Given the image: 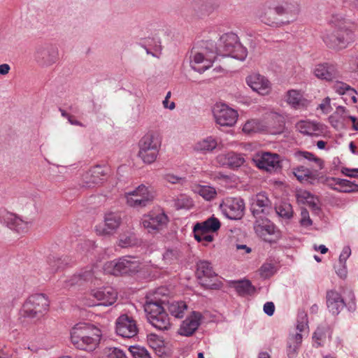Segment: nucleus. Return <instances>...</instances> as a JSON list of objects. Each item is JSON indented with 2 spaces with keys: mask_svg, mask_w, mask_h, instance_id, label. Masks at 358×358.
I'll return each instance as SVG.
<instances>
[{
  "mask_svg": "<svg viewBox=\"0 0 358 358\" xmlns=\"http://www.w3.org/2000/svg\"><path fill=\"white\" fill-rule=\"evenodd\" d=\"M275 12L278 16L284 17V24H289L296 21L301 12L300 4L296 2H285L275 6Z\"/></svg>",
  "mask_w": 358,
  "mask_h": 358,
  "instance_id": "nucleus-15",
  "label": "nucleus"
},
{
  "mask_svg": "<svg viewBox=\"0 0 358 358\" xmlns=\"http://www.w3.org/2000/svg\"><path fill=\"white\" fill-rule=\"evenodd\" d=\"M236 289L238 294L241 296L251 294L254 292V287L248 280L238 282Z\"/></svg>",
  "mask_w": 358,
  "mask_h": 358,
  "instance_id": "nucleus-44",
  "label": "nucleus"
},
{
  "mask_svg": "<svg viewBox=\"0 0 358 358\" xmlns=\"http://www.w3.org/2000/svg\"><path fill=\"white\" fill-rule=\"evenodd\" d=\"M48 262L52 273L64 268V261L61 258L50 257Z\"/></svg>",
  "mask_w": 358,
  "mask_h": 358,
  "instance_id": "nucleus-51",
  "label": "nucleus"
},
{
  "mask_svg": "<svg viewBox=\"0 0 358 358\" xmlns=\"http://www.w3.org/2000/svg\"><path fill=\"white\" fill-rule=\"evenodd\" d=\"M168 222V217L164 213H150L144 215L142 224L148 232H155L161 230Z\"/></svg>",
  "mask_w": 358,
  "mask_h": 358,
  "instance_id": "nucleus-17",
  "label": "nucleus"
},
{
  "mask_svg": "<svg viewBox=\"0 0 358 358\" xmlns=\"http://www.w3.org/2000/svg\"><path fill=\"white\" fill-rule=\"evenodd\" d=\"M260 130L259 123L256 120H248L243 127L245 133L257 132Z\"/></svg>",
  "mask_w": 358,
  "mask_h": 358,
  "instance_id": "nucleus-50",
  "label": "nucleus"
},
{
  "mask_svg": "<svg viewBox=\"0 0 358 358\" xmlns=\"http://www.w3.org/2000/svg\"><path fill=\"white\" fill-rule=\"evenodd\" d=\"M215 45L212 42H207L205 47L199 50H192L191 61L192 67L199 73L209 69L216 58L217 54L214 50Z\"/></svg>",
  "mask_w": 358,
  "mask_h": 358,
  "instance_id": "nucleus-8",
  "label": "nucleus"
},
{
  "mask_svg": "<svg viewBox=\"0 0 358 358\" xmlns=\"http://www.w3.org/2000/svg\"><path fill=\"white\" fill-rule=\"evenodd\" d=\"M342 173L346 176L355 178L358 176V169H349L344 167L342 169Z\"/></svg>",
  "mask_w": 358,
  "mask_h": 358,
  "instance_id": "nucleus-61",
  "label": "nucleus"
},
{
  "mask_svg": "<svg viewBox=\"0 0 358 358\" xmlns=\"http://www.w3.org/2000/svg\"><path fill=\"white\" fill-rule=\"evenodd\" d=\"M300 223L303 227H308L312 224V220H310L309 213L306 209L301 210Z\"/></svg>",
  "mask_w": 358,
  "mask_h": 358,
  "instance_id": "nucleus-55",
  "label": "nucleus"
},
{
  "mask_svg": "<svg viewBox=\"0 0 358 358\" xmlns=\"http://www.w3.org/2000/svg\"><path fill=\"white\" fill-rule=\"evenodd\" d=\"M313 73L317 78L327 81H331L338 77L336 66L327 63L317 64L315 67Z\"/></svg>",
  "mask_w": 358,
  "mask_h": 358,
  "instance_id": "nucleus-30",
  "label": "nucleus"
},
{
  "mask_svg": "<svg viewBox=\"0 0 358 358\" xmlns=\"http://www.w3.org/2000/svg\"><path fill=\"white\" fill-rule=\"evenodd\" d=\"M254 230L257 236L269 243L275 242L281 237V232L275 224L262 216L256 217Z\"/></svg>",
  "mask_w": 358,
  "mask_h": 358,
  "instance_id": "nucleus-10",
  "label": "nucleus"
},
{
  "mask_svg": "<svg viewBox=\"0 0 358 358\" xmlns=\"http://www.w3.org/2000/svg\"><path fill=\"white\" fill-rule=\"evenodd\" d=\"M276 213L282 217H285L287 219L290 218L292 216L293 210L292 207L290 204L284 203L275 208Z\"/></svg>",
  "mask_w": 358,
  "mask_h": 358,
  "instance_id": "nucleus-46",
  "label": "nucleus"
},
{
  "mask_svg": "<svg viewBox=\"0 0 358 358\" xmlns=\"http://www.w3.org/2000/svg\"><path fill=\"white\" fill-rule=\"evenodd\" d=\"M79 275L80 277V279L82 280V282H88V281H92L93 278H97V273L96 271H95L94 267L87 268L85 270L81 271L79 273Z\"/></svg>",
  "mask_w": 358,
  "mask_h": 358,
  "instance_id": "nucleus-47",
  "label": "nucleus"
},
{
  "mask_svg": "<svg viewBox=\"0 0 358 358\" xmlns=\"http://www.w3.org/2000/svg\"><path fill=\"white\" fill-rule=\"evenodd\" d=\"M164 303L160 301H148L145 306V312L149 322L156 329L162 331L169 330L171 327L170 318L164 310Z\"/></svg>",
  "mask_w": 358,
  "mask_h": 358,
  "instance_id": "nucleus-4",
  "label": "nucleus"
},
{
  "mask_svg": "<svg viewBox=\"0 0 358 358\" xmlns=\"http://www.w3.org/2000/svg\"><path fill=\"white\" fill-rule=\"evenodd\" d=\"M134 358H150L147 350L140 346H131L129 348Z\"/></svg>",
  "mask_w": 358,
  "mask_h": 358,
  "instance_id": "nucleus-48",
  "label": "nucleus"
},
{
  "mask_svg": "<svg viewBox=\"0 0 358 358\" xmlns=\"http://www.w3.org/2000/svg\"><path fill=\"white\" fill-rule=\"evenodd\" d=\"M212 111L216 124L222 127H230L236 123L238 117L237 111L225 103H215Z\"/></svg>",
  "mask_w": 358,
  "mask_h": 358,
  "instance_id": "nucleus-11",
  "label": "nucleus"
},
{
  "mask_svg": "<svg viewBox=\"0 0 358 358\" xmlns=\"http://www.w3.org/2000/svg\"><path fill=\"white\" fill-rule=\"evenodd\" d=\"M191 205L192 201L185 195H181L176 202V206L178 208H188Z\"/></svg>",
  "mask_w": 358,
  "mask_h": 358,
  "instance_id": "nucleus-56",
  "label": "nucleus"
},
{
  "mask_svg": "<svg viewBox=\"0 0 358 358\" xmlns=\"http://www.w3.org/2000/svg\"><path fill=\"white\" fill-rule=\"evenodd\" d=\"M275 12V6L271 8L267 5H264L257 13V17L259 20L270 27H280L283 25L282 20H280Z\"/></svg>",
  "mask_w": 358,
  "mask_h": 358,
  "instance_id": "nucleus-22",
  "label": "nucleus"
},
{
  "mask_svg": "<svg viewBox=\"0 0 358 358\" xmlns=\"http://www.w3.org/2000/svg\"><path fill=\"white\" fill-rule=\"evenodd\" d=\"M339 179L336 178H327L326 179V185L331 189L338 191Z\"/></svg>",
  "mask_w": 358,
  "mask_h": 358,
  "instance_id": "nucleus-60",
  "label": "nucleus"
},
{
  "mask_svg": "<svg viewBox=\"0 0 358 358\" xmlns=\"http://www.w3.org/2000/svg\"><path fill=\"white\" fill-rule=\"evenodd\" d=\"M167 308L169 313L177 318H182L185 315V312L187 308L186 303L184 301H171L167 304Z\"/></svg>",
  "mask_w": 358,
  "mask_h": 358,
  "instance_id": "nucleus-37",
  "label": "nucleus"
},
{
  "mask_svg": "<svg viewBox=\"0 0 358 358\" xmlns=\"http://www.w3.org/2000/svg\"><path fill=\"white\" fill-rule=\"evenodd\" d=\"M49 308V300L43 294L30 296L24 303L22 315L29 319H39Z\"/></svg>",
  "mask_w": 358,
  "mask_h": 358,
  "instance_id": "nucleus-6",
  "label": "nucleus"
},
{
  "mask_svg": "<svg viewBox=\"0 0 358 358\" xmlns=\"http://www.w3.org/2000/svg\"><path fill=\"white\" fill-rule=\"evenodd\" d=\"M161 143L154 133H148L138 142V157L147 164L155 162L157 158Z\"/></svg>",
  "mask_w": 358,
  "mask_h": 358,
  "instance_id": "nucleus-5",
  "label": "nucleus"
},
{
  "mask_svg": "<svg viewBox=\"0 0 358 358\" xmlns=\"http://www.w3.org/2000/svg\"><path fill=\"white\" fill-rule=\"evenodd\" d=\"M215 51L217 55L230 56L241 61H243L248 55L247 49L242 45L238 36L234 33L222 35Z\"/></svg>",
  "mask_w": 358,
  "mask_h": 358,
  "instance_id": "nucleus-3",
  "label": "nucleus"
},
{
  "mask_svg": "<svg viewBox=\"0 0 358 358\" xmlns=\"http://www.w3.org/2000/svg\"><path fill=\"white\" fill-rule=\"evenodd\" d=\"M192 191L206 201H211L217 196L215 189L208 185H194L192 186Z\"/></svg>",
  "mask_w": 358,
  "mask_h": 358,
  "instance_id": "nucleus-36",
  "label": "nucleus"
},
{
  "mask_svg": "<svg viewBox=\"0 0 358 358\" xmlns=\"http://www.w3.org/2000/svg\"><path fill=\"white\" fill-rule=\"evenodd\" d=\"M351 255V249L349 246H345L343 248L340 257H339V262L341 264H344L347 260V259L350 257Z\"/></svg>",
  "mask_w": 358,
  "mask_h": 358,
  "instance_id": "nucleus-59",
  "label": "nucleus"
},
{
  "mask_svg": "<svg viewBox=\"0 0 358 358\" xmlns=\"http://www.w3.org/2000/svg\"><path fill=\"white\" fill-rule=\"evenodd\" d=\"M246 83L251 89L260 95L268 94L271 91L270 81L264 76L252 73L246 78Z\"/></svg>",
  "mask_w": 358,
  "mask_h": 358,
  "instance_id": "nucleus-18",
  "label": "nucleus"
},
{
  "mask_svg": "<svg viewBox=\"0 0 358 358\" xmlns=\"http://www.w3.org/2000/svg\"><path fill=\"white\" fill-rule=\"evenodd\" d=\"M295 129L302 135L307 136H319L324 132L321 123L308 119L298 121L295 124Z\"/></svg>",
  "mask_w": 358,
  "mask_h": 358,
  "instance_id": "nucleus-20",
  "label": "nucleus"
},
{
  "mask_svg": "<svg viewBox=\"0 0 358 358\" xmlns=\"http://www.w3.org/2000/svg\"><path fill=\"white\" fill-rule=\"evenodd\" d=\"M2 218L3 223L9 229L18 234H24L29 230V223L15 214L7 212L2 216Z\"/></svg>",
  "mask_w": 358,
  "mask_h": 358,
  "instance_id": "nucleus-24",
  "label": "nucleus"
},
{
  "mask_svg": "<svg viewBox=\"0 0 358 358\" xmlns=\"http://www.w3.org/2000/svg\"><path fill=\"white\" fill-rule=\"evenodd\" d=\"M148 343L152 349L159 352H162L164 346V340L155 334H150L148 336Z\"/></svg>",
  "mask_w": 358,
  "mask_h": 358,
  "instance_id": "nucleus-43",
  "label": "nucleus"
},
{
  "mask_svg": "<svg viewBox=\"0 0 358 358\" xmlns=\"http://www.w3.org/2000/svg\"><path fill=\"white\" fill-rule=\"evenodd\" d=\"M302 335L300 333H296L289 336L287 341V353L289 358L294 357L302 342Z\"/></svg>",
  "mask_w": 358,
  "mask_h": 358,
  "instance_id": "nucleus-35",
  "label": "nucleus"
},
{
  "mask_svg": "<svg viewBox=\"0 0 358 358\" xmlns=\"http://www.w3.org/2000/svg\"><path fill=\"white\" fill-rule=\"evenodd\" d=\"M271 202L267 196L264 193L257 194L251 203V211L254 217L261 216V214H267L270 209Z\"/></svg>",
  "mask_w": 358,
  "mask_h": 358,
  "instance_id": "nucleus-27",
  "label": "nucleus"
},
{
  "mask_svg": "<svg viewBox=\"0 0 358 358\" xmlns=\"http://www.w3.org/2000/svg\"><path fill=\"white\" fill-rule=\"evenodd\" d=\"M196 275L202 283H204V278H213L217 276L211 264L205 260L197 263Z\"/></svg>",
  "mask_w": 358,
  "mask_h": 358,
  "instance_id": "nucleus-33",
  "label": "nucleus"
},
{
  "mask_svg": "<svg viewBox=\"0 0 358 358\" xmlns=\"http://www.w3.org/2000/svg\"><path fill=\"white\" fill-rule=\"evenodd\" d=\"M252 161L259 169L268 172L275 171L280 167V156L277 154L259 153L255 155Z\"/></svg>",
  "mask_w": 358,
  "mask_h": 358,
  "instance_id": "nucleus-14",
  "label": "nucleus"
},
{
  "mask_svg": "<svg viewBox=\"0 0 358 358\" xmlns=\"http://www.w3.org/2000/svg\"><path fill=\"white\" fill-rule=\"evenodd\" d=\"M295 156L300 161L302 159H306L310 163L309 165L310 166V168L314 171L318 172L324 169V160L312 152L308 151H297L295 153Z\"/></svg>",
  "mask_w": 358,
  "mask_h": 358,
  "instance_id": "nucleus-32",
  "label": "nucleus"
},
{
  "mask_svg": "<svg viewBox=\"0 0 358 358\" xmlns=\"http://www.w3.org/2000/svg\"><path fill=\"white\" fill-rule=\"evenodd\" d=\"M201 319V314L193 312L181 324L178 333L182 336H189L198 329Z\"/></svg>",
  "mask_w": 358,
  "mask_h": 358,
  "instance_id": "nucleus-25",
  "label": "nucleus"
},
{
  "mask_svg": "<svg viewBox=\"0 0 358 358\" xmlns=\"http://www.w3.org/2000/svg\"><path fill=\"white\" fill-rule=\"evenodd\" d=\"M220 208L228 218L236 220L242 217L245 206L242 199L228 197L223 200Z\"/></svg>",
  "mask_w": 358,
  "mask_h": 358,
  "instance_id": "nucleus-13",
  "label": "nucleus"
},
{
  "mask_svg": "<svg viewBox=\"0 0 358 358\" xmlns=\"http://www.w3.org/2000/svg\"><path fill=\"white\" fill-rule=\"evenodd\" d=\"M217 145V140L215 138L208 136L195 143L194 150L197 152H208L213 151Z\"/></svg>",
  "mask_w": 358,
  "mask_h": 358,
  "instance_id": "nucleus-34",
  "label": "nucleus"
},
{
  "mask_svg": "<svg viewBox=\"0 0 358 358\" xmlns=\"http://www.w3.org/2000/svg\"><path fill=\"white\" fill-rule=\"evenodd\" d=\"M357 92L351 88L350 90H348V92L347 95H345V100L348 101V97L350 99V101L352 103H356L357 102V97H356Z\"/></svg>",
  "mask_w": 358,
  "mask_h": 358,
  "instance_id": "nucleus-64",
  "label": "nucleus"
},
{
  "mask_svg": "<svg viewBox=\"0 0 358 358\" xmlns=\"http://www.w3.org/2000/svg\"><path fill=\"white\" fill-rule=\"evenodd\" d=\"M264 311L266 314H267L269 316H271L273 315L275 311V305L273 302H266L264 305Z\"/></svg>",
  "mask_w": 358,
  "mask_h": 358,
  "instance_id": "nucleus-62",
  "label": "nucleus"
},
{
  "mask_svg": "<svg viewBox=\"0 0 358 358\" xmlns=\"http://www.w3.org/2000/svg\"><path fill=\"white\" fill-rule=\"evenodd\" d=\"M193 231L195 239L198 242L203 243V245H208V243L214 240L213 235L210 234V232L201 229L200 224H195Z\"/></svg>",
  "mask_w": 358,
  "mask_h": 358,
  "instance_id": "nucleus-38",
  "label": "nucleus"
},
{
  "mask_svg": "<svg viewBox=\"0 0 358 358\" xmlns=\"http://www.w3.org/2000/svg\"><path fill=\"white\" fill-rule=\"evenodd\" d=\"M137 243V239L134 234L129 233L121 234L119 238L118 245L121 248H128L135 245Z\"/></svg>",
  "mask_w": 358,
  "mask_h": 358,
  "instance_id": "nucleus-42",
  "label": "nucleus"
},
{
  "mask_svg": "<svg viewBox=\"0 0 358 358\" xmlns=\"http://www.w3.org/2000/svg\"><path fill=\"white\" fill-rule=\"evenodd\" d=\"M335 90L341 94L347 95L348 92V90H350L351 87L343 83H337L334 86Z\"/></svg>",
  "mask_w": 358,
  "mask_h": 358,
  "instance_id": "nucleus-57",
  "label": "nucleus"
},
{
  "mask_svg": "<svg viewBox=\"0 0 358 358\" xmlns=\"http://www.w3.org/2000/svg\"><path fill=\"white\" fill-rule=\"evenodd\" d=\"M338 192L350 193L358 192V185L345 179H339Z\"/></svg>",
  "mask_w": 358,
  "mask_h": 358,
  "instance_id": "nucleus-41",
  "label": "nucleus"
},
{
  "mask_svg": "<svg viewBox=\"0 0 358 358\" xmlns=\"http://www.w3.org/2000/svg\"><path fill=\"white\" fill-rule=\"evenodd\" d=\"M286 101L296 110L306 109L310 105V101L303 97V94L297 90H291L286 94Z\"/></svg>",
  "mask_w": 358,
  "mask_h": 358,
  "instance_id": "nucleus-29",
  "label": "nucleus"
},
{
  "mask_svg": "<svg viewBox=\"0 0 358 358\" xmlns=\"http://www.w3.org/2000/svg\"><path fill=\"white\" fill-rule=\"evenodd\" d=\"M155 196V192L144 185H140L133 191L124 194L127 204L133 208L146 206L152 201Z\"/></svg>",
  "mask_w": 358,
  "mask_h": 358,
  "instance_id": "nucleus-9",
  "label": "nucleus"
},
{
  "mask_svg": "<svg viewBox=\"0 0 358 358\" xmlns=\"http://www.w3.org/2000/svg\"><path fill=\"white\" fill-rule=\"evenodd\" d=\"M141 262L134 257H124L117 260L106 262L103 267L106 273L120 275L126 273L138 272L141 268Z\"/></svg>",
  "mask_w": 358,
  "mask_h": 358,
  "instance_id": "nucleus-7",
  "label": "nucleus"
},
{
  "mask_svg": "<svg viewBox=\"0 0 358 358\" xmlns=\"http://www.w3.org/2000/svg\"><path fill=\"white\" fill-rule=\"evenodd\" d=\"M163 178L165 181L171 183V184H178L180 183L182 180V178L178 177L172 173H166L163 176Z\"/></svg>",
  "mask_w": 358,
  "mask_h": 358,
  "instance_id": "nucleus-58",
  "label": "nucleus"
},
{
  "mask_svg": "<svg viewBox=\"0 0 358 358\" xmlns=\"http://www.w3.org/2000/svg\"><path fill=\"white\" fill-rule=\"evenodd\" d=\"M107 169V167L100 165L92 166L83 175V181L87 187L99 184L103 180Z\"/></svg>",
  "mask_w": 358,
  "mask_h": 358,
  "instance_id": "nucleus-26",
  "label": "nucleus"
},
{
  "mask_svg": "<svg viewBox=\"0 0 358 358\" xmlns=\"http://www.w3.org/2000/svg\"><path fill=\"white\" fill-rule=\"evenodd\" d=\"M326 298L327 308L334 315H338L345 306L341 295L336 290L328 291Z\"/></svg>",
  "mask_w": 358,
  "mask_h": 358,
  "instance_id": "nucleus-28",
  "label": "nucleus"
},
{
  "mask_svg": "<svg viewBox=\"0 0 358 358\" xmlns=\"http://www.w3.org/2000/svg\"><path fill=\"white\" fill-rule=\"evenodd\" d=\"M103 354L107 358H127L126 353L122 350L115 347L105 348Z\"/></svg>",
  "mask_w": 358,
  "mask_h": 358,
  "instance_id": "nucleus-45",
  "label": "nucleus"
},
{
  "mask_svg": "<svg viewBox=\"0 0 358 358\" xmlns=\"http://www.w3.org/2000/svg\"><path fill=\"white\" fill-rule=\"evenodd\" d=\"M115 331L117 335L131 338L137 335L138 329L133 317L127 315H122L116 320Z\"/></svg>",
  "mask_w": 358,
  "mask_h": 358,
  "instance_id": "nucleus-12",
  "label": "nucleus"
},
{
  "mask_svg": "<svg viewBox=\"0 0 358 358\" xmlns=\"http://www.w3.org/2000/svg\"><path fill=\"white\" fill-rule=\"evenodd\" d=\"M196 224H200L201 229L207 232H215L220 228V222L216 217H211L203 222H198Z\"/></svg>",
  "mask_w": 358,
  "mask_h": 358,
  "instance_id": "nucleus-40",
  "label": "nucleus"
},
{
  "mask_svg": "<svg viewBox=\"0 0 358 358\" xmlns=\"http://www.w3.org/2000/svg\"><path fill=\"white\" fill-rule=\"evenodd\" d=\"M179 252L177 250L168 249L163 255V259L167 264L174 263L178 258Z\"/></svg>",
  "mask_w": 358,
  "mask_h": 358,
  "instance_id": "nucleus-49",
  "label": "nucleus"
},
{
  "mask_svg": "<svg viewBox=\"0 0 358 358\" xmlns=\"http://www.w3.org/2000/svg\"><path fill=\"white\" fill-rule=\"evenodd\" d=\"M100 330L87 323L76 324L71 331L73 344L83 350L92 351L95 349L100 341Z\"/></svg>",
  "mask_w": 358,
  "mask_h": 358,
  "instance_id": "nucleus-2",
  "label": "nucleus"
},
{
  "mask_svg": "<svg viewBox=\"0 0 358 358\" xmlns=\"http://www.w3.org/2000/svg\"><path fill=\"white\" fill-rule=\"evenodd\" d=\"M89 296H92L98 301H101L97 305L108 306L116 301L117 293L113 287H108L92 289Z\"/></svg>",
  "mask_w": 358,
  "mask_h": 358,
  "instance_id": "nucleus-21",
  "label": "nucleus"
},
{
  "mask_svg": "<svg viewBox=\"0 0 358 358\" xmlns=\"http://www.w3.org/2000/svg\"><path fill=\"white\" fill-rule=\"evenodd\" d=\"M83 284L82 280L79 275V273L74 274L69 280L65 281V287H70L74 285H80Z\"/></svg>",
  "mask_w": 358,
  "mask_h": 358,
  "instance_id": "nucleus-54",
  "label": "nucleus"
},
{
  "mask_svg": "<svg viewBox=\"0 0 358 358\" xmlns=\"http://www.w3.org/2000/svg\"><path fill=\"white\" fill-rule=\"evenodd\" d=\"M307 327V315L303 312L299 313L296 324L298 333L303 332Z\"/></svg>",
  "mask_w": 358,
  "mask_h": 358,
  "instance_id": "nucleus-52",
  "label": "nucleus"
},
{
  "mask_svg": "<svg viewBox=\"0 0 358 358\" xmlns=\"http://www.w3.org/2000/svg\"><path fill=\"white\" fill-rule=\"evenodd\" d=\"M296 197L299 202L306 203L313 209L317 208V199L309 192L300 190L297 192Z\"/></svg>",
  "mask_w": 358,
  "mask_h": 358,
  "instance_id": "nucleus-39",
  "label": "nucleus"
},
{
  "mask_svg": "<svg viewBox=\"0 0 358 358\" xmlns=\"http://www.w3.org/2000/svg\"><path fill=\"white\" fill-rule=\"evenodd\" d=\"M330 101L331 99L329 97L324 98L322 103L318 106V108H320L324 114L329 113L333 110Z\"/></svg>",
  "mask_w": 358,
  "mask_h": 358,
  "instance_id": "nucleus-53",
  "label": "nucleus"
},
{
  "mask_svg": "<svg viewBox=\"0 0 358 358\" xmlns=\"http://www.w3.org/2000/svg\"><path fill=\"white\" fill-rule=\"evenodd\" d=\"M293 173L302 183H313L318 177V172L311 168L300 166L293 169Z\"/></svg>",
  "mask_w": 358,
  "mask_h": 358,
  "instance_id": "nucleus-31",
  "label": "nucleus"
},
{
  "mask_svg": "<svg viewBox=\"0 0 358 358\" xmlns=\"http://www.w3.org/2000/svg\"><path fill=\"white\" fill-rule=\"evenodd\" d=\"M215 162L220 166L237 169L244 164L245 159L241 154L229 152L218 155L215 158Z\"/></svg>",
  "mask_w": 358,
  "mask_h": 358,
  "instance_id": "nucleus-23",
  "label": "nucleus"
},
{
  "mask_svg": "<svg viewBox=\"0 0 358 358\" xmlns=\"http://www.w3.org/2000/svg\"><path fill=\"white\" fill-rule=\"evenodd\" d=\"M322 38L328 48L341 50L354 41L355 36L344 19L334 17L329 27L322 32Z\"/></svg>",
  "mask_w": 358,
  "mask_h": 358,
  "instance_id": "nucleus-1",
  "label": "nucleus"
},
{
  "mask_svg": "<svg viewBox=\"0 0 358 358\" xmlns=\"http://www.w3.org/2000/svg\"><path fill=\"white\" fill-rule=\"evenodd\" d=\"M34 57L40 66H50L58 60V49L52 45L39 48L36 50Z\"/></svg>",
  "mask_w": 358,
  "mask_h": 358,
  "instance_id": "nucleus-16",
  "label": "nucleus"
},
{
  "mask_svg": "<svg viewBox=\"0 0 358 358\" xmlns=\"http://www.w3.org/2000/svg\"><path fill=\"white\" fill-rule=\"evenodd\" d=\"M273 267L270 264H264L260 269L261 275L267 278L271 275V270Z\"/></svg>",
  "mask_w": 358,
  "mask_h": 358,
  "instance_id": "nucleus-63",
  "label": "nucleus"
},
{
  "mask_svg": "<svg viewBox=\"0 0 358 358\" xmlns=\"http://www.w3.org/2000/svg\"><path fill=\"white\" fill-rule=\"evenodd\" d=\"M121 216L118 213L110 212L104 216V223L96 226V231L99 235L113 234L121 224Z\"/></svg>",
  "mask_w": 358,
  "mask_h": 358,
  "instance_id": "nucleus-19",
  "label": "nucleus"
}]
</instances>
